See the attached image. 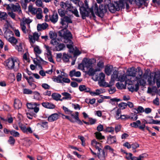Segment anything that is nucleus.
I'll return each instance as SVG.
<instances>
[{
  "label": "nucleus",
  "mask_w": 160,
  "mask_h": 160,
  "mask_svg": "<svg viewBox=\"0 0 160 160\" xmlns=\"http://www.w3.org/2000/svg\"><path fill=\"white\" fill-rule=\"evenodd\" d=\"M118 107L121 109H124L127 107L126 103L122 102L118 104Z\"/></svg>",
  "instance_id": "49"
},
{
  "label": "nucleus",
  "mask_w": 160,
  "mask_h": 160,
  "mask_svg": "<svg viewBox=\"0 0 160 160\" xmlns=\"http://www.w3.org/2000/svg\"><path fill=\"white\" fill-rule=\"evenodd\" d=\"M97 71V70H94L93 68H90L88 71L87 74L89 76H94L95 72Z\"/></svg>",
  "instance_id": "41"
},
{
  "label": "nucleus",
  "mask_w": 160,
  "mask_h": 160,
  "mask_svg": "<svg viewBox=\"0 0 160 160\" xmlns=\"http://www.w3.org/2000/svg\"><path fill=\"white\" fill-rule=\"evenodd\" d=\"M38 12L36 14V17L38 19H40L42 18L43 16L42 10L40 8H38Z\"/></svg>",
  "instance_id": "34"
},
{
  "label": "nucleus",
  "mask_w": 160,
  "mask_h": 160,
  "mask_svg": "<svg viewBox=\"0 0 160 160\" xmlns=\"http://www.w3.org/2000/svg\"><path fill=\"white\" fill-rule=\"evenodd\" d=\"M18 125L21 130L23 133L27 134L32 133V131L30 127L27 128L25 125L20 123H18Z\"/></svg>",
  "instance_id": "13"
},
{
  "label": "nucleus",
  "mask_w": 160,
  "mask_h": 160,
  "mask_svg": "<svg viewBox=\"0 0 160 160\" xmlns=\"http://www.w3.org/2000/svg\"><path fill=\"white\" fill-rule=\"evenodd\" d=\"M113 110L115 111V114L114 115V117L116 120L119 119V118L121 115V111L120 108H118L115 107L113 109Z\"/></svg>",
  "instance_id": "19"
},
{
  "label": "nucleus",
  "mask_w": 160,
  "mask_h": 160,
  "mask_svg": "<svg viewBox=\"0 0 160 160\" xmlns=\"http://www.w3.org/2000/svg\"><path fill=\"white\" fill-rule=\"evenodd\" d=\"M70 11L76 17H79V16L78 14V12L75 8L73 7V8H72V10Z\"/></svg>",
  "instance_id": "47"
},
{
  "label": "nucleus",
  "mask_w": 160,
  "mask_h": 160,
  "mask_svg": "<svg viewBox=\"0 0 160 160\" xmlns=\"http://www.w3.org/2000/svg\"><path fill=\"white\" fill-rule=\"evenodd\" d=\"M40 35L37 32L34 33L32 35H29L28 36L30 42L32 47H34L33 44L36 41H37L39 38Z\"/></svg>",
  "instance_id": "9"
},
{
  "label": "nucleus",
  "mask_w": 160,
  "mask_h": 160,
  "mask_svg": "<svg viewBox=\"0 0 160 160\" xmlns=\"http://www.w3.org/2000/svg\"><path fill=\"white\" fill-rule=\"evenodd\" d=\"M105 130L107 132L112 133L114 131V128L111 127H108L106 128Z\"/></svg>",
  "instance_id": "56"
},
{
  "label": "nucleus",
  "mask_w": 160,
  "mask_h": 160,
  "mask_svg": "<svg viewBox=\"0 0 160 160\" xmlns=\"http://www.w3.org/2000/svg\"><path fill=\"white\" fill-rule=\"evenodd\" d=\"M8 17V14L5 12H0V20H5Z\"/></svg>",
  "instance_id": "33"
},
{
  "label": "nucleus",
  "mask_w": 160,
  "mask_h": 160,
  "mask_svg": "<svg viewBox=\"0 0 160 160\" xmlns=\"http://www.w3.org/2000/svg\"><path fill=\"white\" fill-rule=\"evenodd\" d=\"M20 27L23 33H27V30L26 28V27L25 26V24H24L23 22H21Z\"/></svg>",
  "instance_id": "39"
},
{
  "label": "nucleus",
  "mask_w": 160,
  "mask_h": 160,
  "mask_svg": "<svg viewBox=\"0 0 160 160\" xmlns=\"http://www.w3.org/2000/svg\"><path fill=\"white\" fill-rule=\"evenodd\" d=\"M141 122L139 120H138L135 122H133L130 123V126L134 128H138L139 129L144 130L145 127L146 125L144 124H142L141 125Z\"/></svg>",
  "instance_id": "11"
},
{
  "label": "nucleus",
  "mask_w": 160,
  "mask_h": 160,
  "mask_svg": "<svg viewBox=\"0 0 160 160\" xmlns=\"http://www.w3.org/2000/svg\"><path fill=\"white\" fill-rule=\"evenodd\" d=\"M34 95V98L38 100H39L41 98V95L38 92L35 91L33 92Z\"/></svg>",
  "instance_id": "43"
},
{
  "label": "nucleus",
  "mask_w": 160,
  "mask_h": 160,
  "mask_svg": "<svg viewBox=\"0 0 160 160\" xmlns=\"http://www.w3.org/2000/svg\"><path fill=\"white\" fill-rule=\"evenodd\" d=\"M116 139L115 136L109 135L107 137V142L109 144L116 142Z\"/></svg>",
  "instance_id": "22"
},
{
  "label": "nucleus",
  "mask_w": 160,
  "mask_h": 160,
  "mask_svg": "<svg viewBox=\"0 0 160 160\" xmlns=\"http://www.w3.org/2000/svg\"><path fill=\"white\" fill-rule=\"evenodd\" d=\"M152 112V109L151 108H148L144 109V112L147 114L150 113Z\"/></svg>",
  "instance_id": "64"
},
{
  "label": "nucleus",
  "mask_w": 160,
  "mask_h": 160,
  "mask_svg": "<svg viewBox=\"0 0 160 160\" xmlns=\"http://www.w3.org/2000/svg\"><path fill=\"white\" fill-rule=\"evenodd\" d=\"M8 142L11 145H13L15 142V140L12 136H10L8 140Z\"/></svg>",
  "instance_id": "52"
},
{
  "label": "nucleus",
  "mask_w": 160,
  "mask_h": 160,
  "mask_svg": "<svg viewBox=\"0 0 160 160\" xmlns=\"http://www.w3.org/2000/svg\"><path fill=\"white\" fill-rule=\"evenodd\" d=\"M121 101V100L119 98H114L110 99V103H111L112 105H114L115 104V102H118Z\"/></svg>",
  "instance_id": "46"
},
{
  "label": "nucleus",
  "mask_w": 160,
  "mask_h": 160,
  "mask_svg": "<svg viewBox=\"0 0 160 160\" xmlns=\"http://www.w3.org/2000/svg\"><path fill=\"white\" fill-rule=\"evenodd\" d=\"M97 96L99 95L100 94L104 92V90L102 89H97L95 90Z\"/></svg>",
  "instance_id": "60"
},
{
  "label": "nucleus",
  "mask_w": 160,
  "mask_h": 160,
  "mask_svg": "<svg viewBox=\"0 0 160 160\" xmlns=\"http://www.w3.org/2000/svg\"><path fill=\"white\" fill-rule=\"evenodd\" d=\"M134 109L137 111V113L144 112V108L142 106H139L137 108H135Z\"/></svg>",
  "instance_id": "50"
},
{
  "label": "nucleus",
  "mask_w": 160,
  "mask_h": 160,
  "mask_svg": "<svg viewBox=\"0 0 160 160\" xmlns=\"http://www.w3.org/2000/svg\"><path fill=\"white\" fill-rule=\"evenodd\" d=\"M14 107L16 109H19L22 106V103L18 99H15V100L14 103Z\"/></svg>",
  "instance_id": "28"
},
{
  "label": "nucleus",
  "mask_w": 160,
  "mask_h": 160,
  "mask_svg": "<svg viewBox=\"0 0 160 160\" xmlns=\"http://www.w3.org/2000/svg\"><path fill=\"white\" fill-rule=\"evenodd\" d=\"M94 8L95 14L99 17H102L104 13L107 12L108 8L111 12L114 13L120 10V6L117 2H115L105 5H101L98 8L97 4L95 3Z\"/></svg>",
  "instance_id": "2"
},
{
  "label": "nucleus",
  "mask_w": 160,
  "mask_h": 160,
  "mask_svg": "<svg viewBox=\"0 0 160 160\" xmlns=\"http://www.w3.org/2000/svg\"><path fill=\"white\" fill-rule=\"evenodd\" d=\"M62 77L60 75H59L57 77H53L52 78V79L53 80V81L55 82L58 83H62Z\"/></svg>",
  "instance_id": "27"
},
{
  "label": "nucleus",
  "mask_w": 160,
  "mask_h": 160,
  "mask_svg": "<svg viewBox=\"0 0 160 160\" xmlns=\"http://www.w3.org/2000/svg\"><path fill=\"white\" fill-rule=\"evenodd\" d=\"M69 75L71 77H72L74 76L79 77L81 76V73L79 71L76 72L75 70H73L70 72Z\"/></svg>",
  "instance_id": "25"
},
{
  "label": "nucleus",
  "mask_w": 160,
  "mask_h": 160,
  "mask_svg": "<svg viewBox=\"0 0 160 160\" xmlns=\"http://www.w3.org/2000/svg\"><path fill=\"white\" fill-rule=\"evenodd\" d=\"M91 144L95 147L96 149L98 150H102V149L101 143L98 142L95 140H93L92 141Z\"/></svg>",
  "instance_id": "18"
},
{
  "label": "nucleus",
  "mask_w": 160,
  "mask_h": 160,
  "mask_svg": "<svg viewBox=\"0 0 160 160\" xmlns=\"http://www.w3.org/2000/svg\"><path fill=\"white\" fill-rule=\"evenodd\" d=\"M84 66L85 67H86L87 68H89L91 67L92 63L91 62L90 60H89L88 61H83Z\"/></svg>",
  "instance_id": "48"
},
{
  "label": "nucleus",
  "mask_w": 160,
  "mask_h": 160,
  "mask_svg": "<svg viewBox=\"0 0 160 160\" xmlns=\"http://www.w3.org/2000/svg\"><path fill=\"white\" fill-rule=\"evenodd\" d=\"M42 105L45 108L49 109H53L55 108V105L51 103L46 102L42 103Z\"/></svg>",
  "instance_id": "23"
},
{
  "label": "nucleus",
  "mask_w": 160,
  "mask_h": 160,
  "mask_svg": "<svg viewBox=\"0 0 160 160\" xmlns=\"http://www.w3.org/2000/svg\"><path fill=\"white\" fill-rule=\"evenodd\" d=\"M59 118L58 115L56 113L52 114L49 116L48 118L49 122H53Z\"/></svg>",
  "instance_id": "24"
},
{
  "label": "nucleus",
  "mask_w": 160,
  "mask_h": 160,
  "mask_svg": "<svg viewBox=\"0 0 160 160\" xmlns=\"http://www.w3.org/2000/svg\"><path fill=\"white\" fill-rule=\"evenodd\" d=\"M23 92L25 94H31L32 93V91L29 89L24 88L23 90Z\"/></svg>",
  "instance_id": "57"
},
{
  "label": "nucleus",
  "mask_w": 160,
  "mask_h": 160,
  "mask_svg": "<svg viewBox=\"0 0 160 160\" xmlns=\"http://www.w3.org/2000/svg\"><path fill=\"white\" fill-rule=\"evenodd\" d=\"M148 81L150 85H154L156 83L157 87L159 88L160 87V74L156 72L152 73Z\"/></svg>",
  "instance_id": "6"
},
{
  "label": "nucleus",
  "mask_w": 160,
  "mask_h": 160,
  "mask_svg": "<svg viewBox=\"0 0 160 160\" xmlns=\"http://www.w3.org/2000/svg\"><path fill=\"white\" fill-rule=\"evenodd\" d=\"M72 44H73V42H72V48H73V50H72V51H71V48H69V52H74V54L75 56L79 55L81 53L78 50H74V49L73 47Z\"/></svg>",
  "instance_id": "37"
},
{
  "label": "nucleus",
  "mask_w": 160,
  "mask_h": 160,
  "mask_svg": "<svg viewBox=\"0 0 160 160\" xmlns=\"http://www.w3.org/2000/svg\"><path fill=\"white\" fill-rule=\"evenodd\" d=\"M10 132L12 135L14 137H19L20 136L19 133L18 132L14 130L10 131Z\"/></svg>",
  "instance_id": "38"
},
{
  "label": "nucleus",
  "mask_w": 160,
  "mask_h": 160,
  "mask_svg": "<svg viewBox=\"0 0 160 160\" xmlns=\"http://www.w3.org/2000/svg\"><path fill=\"white\" fill-rule=\"evenodd\" d=\"M60 23L64 29L59 31V34L62 38V40L65 43H68L67 45V48L71 49V51L73 50L72 44V41L71 40L72 36L71 32L66 29L68 27V24L72 23V21L70 17L65 16L60 19Z\"/></svg>",
  "instance_id": "1"
},
{
  "label": "nucleus",
  "mask_w": 160,
  "mask_h": 160,
  "mask_svg": "<svg viewBox=\"0 0 160 160\" xmlns=\"http://www.w3.org/2000/svg\"><path fill=\"white\" fill-rule=\"evenodd\" d=\"M142 80L143 81V82H144V83H143V84H141L140 83V82H138V80L135 81H136L137 82V83H136V84H135V86H134L135 87H134V90L135 91L137 92L139 90V84H140V85H142V86L145 85V83H146V82H145V81L143 79H142Z\"/></svg>",
  "instance_id": "31"
},
{
  "label": "nucleus",
  "mask_w": 160,
  "mask_h": 160,
  "mask_svg": "<svg viewBox=\"0 0 160 160\" xmlns=\"http://www.w3.org/2000/svg\"><path fill=\"white\" fill-rule=\"evenodd\" d=\"M34 47V52L36 54L37 57L38 58L37 55L38 54H40L41 53L42 50H41L39 47L38 46H34V47Z\"/></svg>",
  "instance_id": "29"
},
{
  "label": "nucleus",
  "mask_w": 160,
  "mask_h": 160,
  "mask_svg": "<svg viewBox=\"0 0 160 160\" xmlns=\"http://www.w3.org/2000/svg\"><path fill=\"white\" fill-rule=\"evenodd\" d=\"M62 95L65 96L66 98V100H71L72 98V97L70 94L67 92H64L62 93Z\"/></svg>",
  "instance_id": "40"
},
{
  "label": "nucleus",
  "mask_w": 160,
  "mask_h": 160,
  "mask_svg": "<svg viewBox=\"0 0 160 160\" xmlns=\"http://www.w3.org/2000/svg\"><path fill=\"white\" fill-rule=\"evenodd\" d=\"M35 1V0H24V2L23 4L22 7L26 8L28 3L31 1L33 2Z\"/></svg>",
  "instance_id": "59"
},
{
  "label": "nucleus",
  "mask_w": 160,
  "mask_h": 160,
  "mask_svg": "<svg viewBox=\"0 0 160 160\" xmlns=\"http://www.w3.org/2000/svg\"><path fill=\"white\" fill-rule=\"evenodd\" d=\"M58 13L60 16L62 18L64 17L65 15V11L62 9H58Z\"/></svg>",
  "instance_id": "51"
},
{
  "label": "nucleus",
  "mask_w": 160,
  "mask_h": 160,
  "mask_svg": "<svg viewBox=\"0 0 160 160\" xmlns=\"http://www.w3.org/2000/svg\"><path fill=\"white\" fill-rule=\"evenodd\" d=\"M66 5H67L66 4V2H64L63 1H62L60 3V5L61 8L64 9H67Z\"/></svg>",
  "instance_id": "61"
},
{
  "label": "nucleus",
  "mask_w": 160,
  "mask_h": 160,
  "mask_svg": "<svg viewBox=\"0 0 160 160\" xmlns=\"http://www.w3.org/2000/svg\"><path fill=\"white\" fill-rule=\"evenodd\" d=\"M12 10L14 12H18L19 15L22 14V12L20 5L18 3H16L15 5L11 4Z\"/></svg>",
  "instance_id": "14"
},
{
  "label": "nucleus",
  "mask_w": 160,
  "mask_h": 160,
  "mask_svg": "<svg viewBox=\"0 0 160 160\" xmlns=\"http://www.w3.org/2000/svg\"><path fill=\"white\" fill-rule=\"evenodd\" d=\"M72 106L76 110L78 109L80 110V105L78 104H72Z\"/></svg>",
  "instance_id": "63"
},
{
  "label": "nucleus",
  "mask_w": 160,
  "mask_h": 160,
  "mask_svg": "<svg viewBox=\"0 0 160 160\" xmlns=\"http://www.w3.org/2000/svg\"><path fill=\"white\" fill-rule=\"evenodd\" d=\"M5 63L6 66L10 70L13 69L14 71H17L19 67L20 62L18 59L16 57L9 58Z\"/></svg>",
  "instance_id": "4"
},
{
  "label": "nucleus",
  "mask_w": 160,
  "mask_h": 160,
  "mask_svg": "<svg viewBox=\"0 0 160 160\" xmlns=\"http://www.w3.org/2000/svg\"><path fill=\"white\" fill-rule=\"evenodd\" d=\"M117 81H120L121 82L125 81L126 82L128 81L131 82L129 78V76L126 74H123L121 76H120L118 80H117Z\"/></svg>",
  "instance_id": "16"
},
{
  "label": "nucleus",
  "mask_w": 160,
  "mask_h": 160,
  "mask_svg": "<svg viewBox=\"0 0 160 160\" xmlns=\"http://www.w3.org/2000/svg\"><path fill=\"white\" fill-rule=\"evenodd\" d=\"M40 104L36 102L28 103L27 104V108L30 109H33L34 112L37 113L39 111V109L37 106H39Z\"/></svg>",
  "instance_id": "10"
},
{
  "label": "nucleus",
  "mask_w": 160,
  "mask_h": 160,
  "mask_svg": "<svg viewBox=\"0 0 160 160\" xmlns=\"http://www.w3.org/2000/svg\"><path fill=\"white\" fill-rule=\"evenodd\" d=\"M23 45V44L22 43H20L19 46H17V48L19 52H22L24 51Z\"/></svg>",
  "instance_id": "53"
},
{
  "label": "nucleus",
  "mask_w": 160,
  "mask_h": 160,
  "mask_svg": "<svg viewBox=\"0 0 160 160\" xmlns=\"http://www.w3.org/2000/svg\"><path fill=\"white\" fill-rule=\"evenodd\" d=\"M105 75L103 73H101L99 76L95 75L92 78L95 81H98L99 82H103L104 81Z\"/></svg>",
  "instance_id": "12"
},
{
  "label": "nucleus",
  "mask_w": 160,
  "mask_h": 160,
  "mask_svg": "<svg viewBox=\"0 0 160 160\" xmlns=\"http://www.w3.org/2000/svg\"><path fill=\"white\" fill-rule=\"evenodd\" d=\"M66 4L67 5V10L70 11L72 10V9L73 8V7L72 6L71 2L68 1H67L66 2Z\"/></svg>",
  "instance_id": "35"
},
{
  "label": "nucleus",
  "mask_w": 160,
  "mask_h": 160,
  "mask_svg": "<svg viewBox=\"0 0 160 160\" xmlns=\"http://www.w3.org/2000/svg\"><path fill=\"white\" fill-rule=\"evenodd\" d=\"M63 118H66L67 119H68L70 121L72 122H75V120H74L73 118H71L70 117L68 116H65L64 115H63Z\"/></svg>",
  "instance_id": "58"
},
{
  "label": "nucleus",
  "mask_w": 160,
  "mask_h": 160,
  "mask_svg": "<svg viewBox=\"0 0 160 160\" xmlns=\"http://www.w3.org/2000/svg\"><path fill=\"white\" fill-rule=\"evenodd\" d=\"M65 47V45L63 43H60L56 46V50L58 51H60L63 49Z\"/></svg>",
  "instance_id": "36"
},
{
  "label": "nucleus",
  "mask_w": 160,
  "mask_h": 160,
  "mask_svg": "<svg viewBox=\"0 0 160 160\" xmlns=\"http://www.w3.org/2000/svg\"><path fill=\"white\" fill-rule=\"evenodd\" d=\"M50 21L54 23H56L58 20V15L56 11H54L52 15L49 16Z\"/></svg>",
  "instance_id": "15"
},
{
  "label": "nucleus",
  "mask_w": 160,
  "mask_h": 160,
  "mask_svg": "<svg viewBox=\"0 0 160 160\" xmlns=\"http://www.w3.org/2000/svg\"><path fill=\"white\" fill-rule=\"evenodd\" d=\"M92 153L95 156H98L100 160H103L106 155V151H91Z\"/></svg>",
  "instance_id": "8"
},
{
  "label": "nucleus",
  "mask_w": 160,
  "mask_h": 160,
  "mask_svg": "<svg viewBox=\"0 0 160 160\" xmlns=\"http://www.w3.org/2000/svg\"><path fill=\"white\" fill-rule=\"evenodd\" d=\"M116 68H113L112 66H107L105 69V72L107 75H109L112 73L113 70Z\"/></svg>",
  "instance_id": "20"
},
{
  "label": "nucleus",
  "mask_w": 160,
  "mask_h": 160,
  "mask_svg": "<svg viewBox=\"0 0 160 160\" xmlns=\"http://www.w3.org/2000/svg\"><path fill=\"white\" fill-rule=\"evenodd\" d=\"M7 40L12 45H15L18 42V40L13 36Z\"/></svg>",
  "instance_id": "32"
},
{
  "label": "nucleus",
  "mask_w": 160,
  "mask_h": 160,
  "mask_svg": "<svg viewBox=\"0 0 160 160\" xmlns=\"http://www.w3.org/2000/svg\"><path fill=\"white\" fill-rule=\"evenodd\" d=\"M62 108L63 109V110H64V112H65V113L67 114H71V113L72 112V111H71L68 108H66V107L63 106L62 107Z\"/></svg>",
  "instance_id": "55"
},
{
  "label": "nucleus",
  "mask_w": 160,
  "mask_h": 160,
  "mask_svg": "<svg viewBox=\"0 0 160 160\" xmlns=\"http://www.w3.org/2000/svg\"><path fill=\"white\" fill-rule=\"evenodd\" d=\"M95 4L91 8H85L83 6H82L80 7L79 10L80 13L82 15L83 19H85L86 17H88L90 13L91 15L93 17H95L94 13H95L94 11V8Z\"/></svg>",
  "instance_id": "5"
},
{
  "label": "nucleus",
  "mask_w": 160,
  "mask_h": 160,
  "mask_svg": "<svg viewBox=\"0 0 160 160\" xmlns=\"http://www.w3.org/2000/svg\"><path fill=\"white\" fill-rule=\"evenodd\" d=\"M48 26V24L46 23H43L42 24H38L37 26V30L38 31L44 30L46 29Z\"/></svg>",
  "instance_id": "26"
},
{
  "label": "nucleus",
  "mask_w": 160,
  "mask_h": 160,
  "mask_svg": "<svg viewBox=\"0 0 160 160\" xmlns=\"http://www.w3.org/2000/svg\"><path fill=\"white\" fill-rule=\"evenodd\" d=\"M51 96L53 99L57 101L60 100V98L61 97V96L60 94L55 93H53Z\"/></svg>",
  "instance_id": "30"
},
{
  "label": "nucleus",
  "mask_w": 160,
  "mask_h": 160,
  "mask_svg": "<svg viewBox=\"0 0 160 160\" xmlns=\"http://www.w3.org/2000/svg\"><path fill=\"white\" fill-rule=\"evenodd\" d=\"M69 56L66 53H63L62 57V59L64 62H67L69 61Z\"/></svg>",
  "instance_id": "44"
},
{
  "label": "nucleus",
  "mask_w": 160,
  "mask_h": 160,
  "mask_svg": "<svg viewBox=\"0 0 160 160\" xmlns=\"http://www.w3.org/2000/svg\"><path fill=\"white\" fill-rule=\"evenodd\" d=\"M118 74V70L115 68L111 74V79L109 84L108 85V87H110L112 86L113 85L115 81H117L119 77Z\"/></svg>",
  "instance_id": "7"
},
{
  "label": "nucleus",
  "mask_w": 160,
  "mask_h": 160,
  "mask_svg": "<svg viewBox=\"0 0 160 160\" xmlns=\"http://www.w3.org/2000/svg\"><path fill=\"white\" fill-rule=\"evenodd\" d=\"M13 35V32L9 29H7L5 32L4 34V37L6 38L7 40H8L9 38L12 37Z\"/></svg>",
  "instance_id": "21"
},
{
  "label": "nucleus",
  "mask_w": 160,
  "mask_h": 160,
  "mask_svg": "<svg viewBox=\"0 0 160 160\" xmlns=\"http://www.w3.org/2000/svg\"><path fill=\"white\" fill-rule=\"evenodd\" d=\"M38 8H35L31 5H30L28 7V11L33 15L36 14L38 12Z\"/></svg>",
  "instance_id": "17"
},
{
  "label": "nucleus",
  "mask_w": 160,
  "mask_h": 160,
  "mask_svg": "<svg viewBox=\"0 0 160 160\" xmlns=\"http://www.w3.org/2000/svg\"><path fill=\"white\" fill-rule=\"evenodd\" d=\"M96 137L97 138L102 140L104 138V136H102L101 133L100 132H97L95 133Z\"/></svg>",
  "instance_id": "45"
},
{
  "label": "nucleus",
  "mask_w": 160,
  "mask_h": 160,
  "mask_svg": "<svg viewBox=\"0 0 160 160\" xmlns=\"http://www.w3.org/2000/svg\"><path fill=\"white\" fill-rule=\"evenodd\" d=\"M138 71H136L134 68H131L128 75L129 76V78L132 82L138 80L143 84L144 82L142 80V71L139 67L138 68Z\"/></svg>",
  "instance_id": "3"
},
{
  "label": "nucleus",
  "mask_w": 160,
  "mask_h": 160,
  "mask_svg": "<svg viewBox=\"0 0 160 160\" xmlns=\"http://www.w3.org/2000/svg\"><path fill=\"white\" fill-rule=\"evenodd\" d=\"M50 37L52 39L56 38L57 37V35L56 33H53L52 32L49 33Z\"/></svg>",
  "instance_id": "62"
},
{
  "label": "nucleus",
  "mask_w": 160,
  "mask_h": 160,
  "mask_svg": "<svg viewBox=\"0 0 160 160\" xmlns=\"http://www.w3.org/2000/svg\"><path fill=\"white\" fill-rule=\"evenodd\" d=\"M8 15L11 17L12 19L16 20V14L12 12H9L8 13Z\"/></svg>",
  "instance_id": "54"
},
{
  "label": "nucleus",
  "mask_w": 160,
  "mask_h": 160,
  "mask_svg": "<svg viewBox=\"0 0 160 160\" xmlns=\"http://www.w3.org/2000/svg\"><path fill=\"white\" fill-rule=\"evenodd\" d=\"M32 22V21L29 18H23L22 21L21 22H23L24 24H25L26 23L28 24H29ZM29 25H28V26L29 27Z\"/></svg>",
  "instance_id": "42"
}]
</instances>
